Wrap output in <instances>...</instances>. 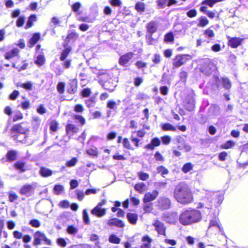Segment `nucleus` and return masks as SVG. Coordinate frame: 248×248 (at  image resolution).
I'll return each mask as SVG.
<instances>
[{
	"label": "nucleus",
	"mask_w": 248,
	"mask_h": 248,
	"mask_svg": "<svg viewBox=\"0 0 248 248\" xmlns=\"http://www.w3.org/2000/svg\"><path fill=\"white\" fill-rule=\"evenodd\" d=\"M235 145V142L232 140H229L222 145V148L224 149H229Z\"/></svg>",
	"instance_id": "6e6d98bb"
},
{
	"label": "nucleus",
	"mask_w": 248,
	"mask_h": 248,
	"mask_svg": "<svg viewBox=\"0 0 248 248\" xmlns=\"http://www.w3.org/2000/svg\"><path fill=\"white\" fill-rule=\"evenodd\" d=\"M178 148L180 150L184 149L186 152H189L191 150L190 146L188 144L185 142L183 143L181 145H179Z\"/></svg>",
	"instance_id": "8fccbe9b"
},
{
	"label": "nucleus",
	"mask_w": 248,
	"mask_h": 248,
	"mask_svg": "<svg viewBox=\"0 0 248 248\" xmlns=\"http://www.w3.org/2000/svg\"><path fill=\"white\" fill-rule=\"evenodd\" d=\"M138 175L139 178L142 181H146L149 178V175L148 173L142 171L139 172Z\"/></svg>",
	"instance_id": "3c124183"
},
{
	"label": "nucleus",
	"mask_w": 248,
	"mask_h": 248,
	"mask_svg": "<svg viewBox=\"0 0 248 248\" xmlns=\"http://www.w3.org/2000/svg\"><path fill=\"white\" fill-rule=\"evenodd\" d=\"M153 225L159 234L164 235H166V228L164 226V224L162 222L158 220H156L153 223Z\"/></svg>",
	"instance_id": "f8f14e48"
},
{
	"label": "nucleus",
	"mask_w": 248,
	"mask_h": 248,
	"mask_svg": "<svg viewBox=\"0 0 248 248\" xmlns=\"http://www.w3.org/2000/svg\"><path fill=\"white\" fill-rule=\"evenodd\" d=\"M193 166L191 163H187L183 166L182 170L186 173L193 169Z\"/></svg>",
	"instance_id": "c9c22d12"
},
{
	"label": "nucleus",
	"mask_w": 248,
	"mask_h": 248,
	"mask_svg": "<svg viewBox=\"0 0 248 248\" xmlns=\"http://www.w3.org/2000/svg\"><path fill=\"white\" fill-rule=\"evenodd\" d=\"M160 140L158 138H154L151 140L150 143L144 146V148L152 150L154 149L155 147L160 145Z\"/></svg>",
	"instance_id": "2eb2a0df"
},
{
	"label": "nucleus",
	"mask_w": 248,
	"mask_h": 248,
	"mask_svg": "<svg viewBox=\"0 0 248 248\" xmlns=\"http://www.w3.org/2000/svg\"><path fill=\"white\" fill-rule=\"evenodd\" d=\"M40 37V35L39 33H36L33 35L32 37L30 40V44L31 45V46L34 45L37 42Z\"/></svg>",
	"instance_id": "7c9ffc66"
},
{
	"label": "nucleus",
	"mask_w": 248,
	"mask_h": 248,
	"mask_svg": "<svg viewBox=\"0 0 248 248\" xmlns=\"http://www.w3.org/2000/svg\"><path fill=\"white\" fill-rule=\"evenodd\" d=\"M222 82L223 87L226 89H230L231 87V83L229 79L227 78H223Z\"/></svg>",
	"instance_id": "c03bdc74"
},
{
	"label": "nucleus",
	"mask_w": 248,
	"mask_h": 248,
	"mask_svg": "<svg viewBox=\"0 0 248 248\" xmlns=\"http://www.w3.org/2000/svg\"><path fill=\"white\" fill-rule=\"evenodd\" d=\"M75 120H78L81 124H84L85 122V119L80 115H75L74 116Z\"/></svg>",
	"instance_id": "e2e57ef3"
},
{
	"label": "nucleus",
	"mask_w": 248,
	"mask_h": 248,
	"mask_svg": "<svg viewBox=\"0 0 248 248\" xmlns=\"http://www.w3.org/2000/svg\"><path fill=\"white\" fill-rule=\"evenodd\" d=\"M45 62V58L44 56L42 55H40L38 56L37 57L36 60L35 61V64H36L37 65L40 66L43 65Z\"/></svg>",
	"instance_id": "473e14b6"
},
{
	"label": "nucleus",
	"mask_w": 248,
	"mask_h": 248,
	"mask_svg": "<svg viewBox=\"0 0 248 248\" xmlns=\"http://www.w3.org/2000/svg\"><path fill=\"white\" fill-rule=\"evenodd\" d=\"M222 1V0H205L202 2V4L212 7L215 3Z\"/></svg>",
	"instance_id": "58836bf2"
},
{
	"label": "nucleus",
	"mask_w": 248,
	"mask_h": 248,
	"mask_svg": "<svg viewBox=\"0 0 248 248\" xmlns=\"http://www.w3.org/2000/svg\"><path fill=\"white\" fill-rule=\"evenodd\" d=\"M159 192L157 190H155L151 192L146 193L144 197L143 201L144 203L149 202L155 200L158 195Z\"/></svg>",
	"instance_id": "9d476101"
},
{
	"label": "nucleus",
	"mask_w": 248,
	"mask_h": 248,
	"mask_svg": "<svg viewBox=\"0 0 248 248\" xmlns=\"http://www.w3.org/2000/svg\"><path fill=\"white\" fill-rule=\"evenodd\" d=\"M156 206L162 210L168 209L170 206V201L165 197H160L157 200Z\"/></svg>",
	"instance_id": "423d86ee"
},
{
	"label": "nucleus",
	"mask_w": 248,
	"mask_h": 248,
	"mask_svg": "<svg viewBox=\"0 0 248 248\" xmlns=\"http://www.w3.org/2000/svg\"><path fill=\"white\" fill-rule=\"evenodd\" d=\"M77 91V82L75 80L72 81L69 84L67 92L70 94H74Z\"/></svg>",
	"instance_id": "aec40b11"
},
{
	"label": "nucleus",
	"mask_w": 248,
	"mask_h": 248,
	"mask_svg": "<svg viewBox=\"0 0 248 248\" xmlns=\"http://www.w3.org/2000/svg\"><path fill=\"white\" fill-rule=\"evenodd\" d=\"M66 130L67 133L68 135H71L73 133H77L78 132V128L74 124H69L67 125Z\"/></svg>",
	"instance_id": "412c9836"
},
{
	"label": "nucleus",
	"mask_w": 248,
	"mask_h": 248,
	"mask_svg": "<svg viewBox=\"0 0 248 248\" xmlns=\"http://www.w3.org/2000/svg\"><path fill=\"white\" fill-rule=\"evenodd\" d=\"M152 61L155 64H158L161 62V56L160 54L155 53L154 54Z\"/></svg>",
	"instance_id": "052dcab7"
},
{
	"label": "nucleus",
	"mask_w": 248,
	"mask_h": 248,
	"mask_svg": "<svg viewBox=\"0 0 248 248\" xmlns=\"http://www.w3.org/2000/svg\"><path fill=\"white\" fill-rule=\"evenodd\" d=\"M187 55H177L173 60V65L176 67H179L185 64L188 60Z\"/></svg>",
	"instance_id": "0eeeda50"
},
{
	"label": "nucleus",
	"mask_w": 248,
	"mask_h": 248,
	"mask_svg": "<svg viewBox=\"0 0 248 248\" xmlns=\"http://www.w3.org/2000/svg\"><path fill=\"white\" fill-rule=\"evenodd\" d=\"M29 224L32 227L35 228H39L41 225L40 222L38 220L35 219L30 220Z\"/></svg>",
	"instance_id": "5fc2aeb1"
},
{
	"label": "nucleus",
	"mask_w": 248,
	"mask_h": 248,
	"mask_svg": "<svg viewBox=\"0 0 248 248\" xmlns=\"http://www.w3.org/2000/svg\"><path fill=\"white\" fill-rule=\"evenodd\" d=\"M135 133V132H132V135H131V140H132V141L134 143V145L136 146V147H138L139 146V143L140 141V140L138 138H136L134 136V134Z\"/></svg>",
	"instance_id": "680f3d73"
},
{
	"label": "nucleus",
	"mask_w": 248,
	"mask_h": 248,
	"mask_svg": "<svg viewBox=\"0 0 248 248\" xmlns=\"http://www.w3.org/2000/svg\"><path fill=\"white\" fill-rule=\"evenodd\" d=\"M127 218L132 224H136L138 219V215L135 213H129L127 214Z\"/></svg>",
	"instance_id": "a211bd4d"
},
{
	"label": "nucleus",
	"mask_w": 248,
	"mask_h": 248,
	"mask_svg": "<svg viewBox=\"0 0 248 248\" xmlns=\"http://www.w3.org/2000/svg\"><path fill=\"white\" fill-rule=\"evenodd\" d=\"M134 188L140 193H142L147 190V186L144 183L141 182L136 184Z\"/></svg>",
	"instance_id": "f3484780"
},
{
	"label": "nucleus",
	"mask_w": 248,
	"mask_h": 248,
	"mask_svg": "<svg viewBox=\"0 0 248 248\" xmlns=\"http://www.w3.org/2000/svg\"><path fill=\"white\" fill-rule=\"evenodd\" d=\"M162 129L164 130H170L174 131L176 130V128L170 124H166L162 126Z\"/></svg>",
	"instance_id": "4d7b16f0"
},
{
	"label": "nucleus",
	"mask_w": 248,
	"mask_h": 248,
	"mask_svg": "<svg viewBox=\"0 0 248 248\" xmlns=\"http://www.w3.org/2000/svg\"><path fill=\"white\" fill-rule=\"evenodd\" d=\"M82 215H83V219L84 221V222L86 224H88L90 223V219L88 216V214L87 213V211L86 209H84L82 212Z\"/></svg>",
	"instance_id": "864d4df0"
},
{
	"label": "nucleus",
	"mask_w": 248,
	"mask_h": 248,
	"mask_svg": "<svg viewBox=\"0 0 248 248\" xmlns=\"http://www.w3.org/2000/svg\"><path fill=\"white\" fill-rule=\"evenodd\" d=\"M71 50V48L70 46L65 47L61 53V57L60 58L61 61H64L69 55Z\"/></svg>",
	"instance_id": "a878e982"
},
{
	"label": "nucleus",
	"mask_w": 248,
	"mask_h": 248,
	"mask_svg": "<svg viewBox=\"0 0 248 248\" xmlns=\"http://www.w3.org/2000/svg\"><path fill=\"white\" fill-rule=\"evenodd\" d=\"M65 87V83L62 82H59L57 86V89L58 92L62 94L64 93Z\"/></svg>",
	"instance_id": "603ef678"
},
{
	"label": "nucleus",
	"mask_w": 248,
	"mask_h": 248,
	"mask_svg": "<svg viewBox=\"0 0 248 248\" xmlns=\"http://www.w3.org/2000/svg\"><path fill=\"white\" fill-rule=\"evenodd\" d=\"M133 54L132 52H129L120 57L119 60V64L124 66H127L129 61L133 58Z\"/></svg>",
	"instance_id": "1a4fd4ad"
},
{
	"label": "nucleus",
	"mask_w": 248,
	"mask_h": 248,
	"mask_svg": "<svg viewBox=\"0 0 248 248\" xmlns=\"http://www.w3.org/2000/svg\"><path fill=\"white\" fill-rule=\"evenodd\" d=\"M37 183H33L31 184H26L23 186L19 190V193L26 197L31 196L34 192L35 189L37 187Z\"/></svg>",
	"instance_id": "20e7f679"
},
{
	"label": "nucleus",
	"mask_w": 248,
	"mask_h": 248,
	"mask_svg": "<svg viewBox=\"0 0 248 248\" xmlns=\"http://www.w3.org/2000/svg\"><path fill=\"white\" fill-rule=\"evenodd\" d=\"M177 217L175 213H172L169 216L164 217V220L170 224L175 223L177 220Z\"/></svg>",
	"instance_id": "6ab92c4d"
},
{
	"label": "nucleus",
	"mask_w": 248,
	"mask_h": 248,
	"mask_svg": "<svg viewBox=\"0 0 248 248\" xmlns=\"http://www.w3.org/2000/svg\"><path fill=\"white\" fill-rule=\"evenodd\" d=\"M143 242L141 246V248H150L151 247V239L148 236H144L142 238Z\"/></svg>",
	"instance_id": "5701e85b"
},
{
	"label": "nucleus",
	"mask_w": 248,
	"mask_h": 248,
	"mask_svg": "<svg viewBox=\"0 0 248 248\" xmlns=\"http://www.w3.org/2000/svg\"><path fill=\"white\" fill-rule=\"evenodd\" d=\"M78 231V229L73 225L69 226L67 228V232L71 235H75Z\"/></svg>",
	"instance_id": "37998d69"
},
{
	"label": "nucleus",
	"mask_w": 248,
	"mask_h": 248,
	"mask_svg": "<svg viewBox=\"0 0 248 248\" xmlns=\"http://www.w3.org/2000/svg\"><path fill=\"white\" fill-rule=\"evenodd\" d=\"M39 172L43 177L50 176L52 174V170L46 167H41L40 169Z\"/></svg>",
	"instance_id": "4be33fe9"
},
{
	"label": "nucleus",
	"mask_w": 248,
	"mask_h": 248,
	"mask_svg": "<svg viewBox=\"0 0 248 248\" xmlns=\"http://www.w3.org/2000/svg\"><path fill=\"white\" fill-rule=\"evenodd\" d=\"M36 17L35 15H31L27 22L25 28L28 29L30 27H31L33 25V22L36 20Z\"/></svg>",
	"instance_id": "72a5a7b5"
},
{
	"label": "nucleus",
	"mask_w": 248,
	"mask_h": 248,
	"mask_svg": "<svg viewBox=\"0 0 248 248\" xmlns=\"http://www.w3.org/2000/svg\"><path fill=\"white\" fill-rule=\"evenodd\" d=\"M18 86H20L27 90H32V83L31 81H28L26 83H18L17 84Z\"/></svg>",
	"instance_id": "c756f323"
},
{
	"label": "nucleus",
	"mask_w": 248,
	"mask_h": 248,
	"mask_svg": "<svg viewBox=\"0 0 248 248\" xmlns=\"http://www.w3.org/2000/svg\"><path fill=\"white\" fill-rule=\"evenodd\" d=\"M109 241L113 244H119L120 242V239L114 234H111L109 237Z\"/></svg>",
	"instance_id": "ea45409f"
},
{
	"label": "nucleus",
	"mask_w": 248,
	"mask_h": 248,
	"mask_svg": "<svg viewBox=\"0 0 248 248\" xmlns=\"http://www.w3.org/2000/svg\"><path fill=\"white\" fill-rule=\"evenodd\" d=\"M198 23L197 24L198 26L200 27H203L206 26L208 23L209 21L207 18L203 16H202L199 17L198 19Z\"/></svg>",
	"instance_id": "b1692460"
},
{
	"label": "nucleus",
	"mask_w": 248,
	"mask_h": 248,
	"mask_svg": "<svg viewBox=\"0 0 248 248\" xmlns=\"http://www.w3.org/2000/svg\"><path fill=\"white\" fill-rule=\"evenodd\" d=\"M63 186L60 185H57L54 187V191L57 195L61 194L63 191Z\"/></svg>",
	"instance_id": "49530a36"
},
{
	"label": "nucleus",
	"mask_w": 248,
	"mask_h": 248,
	"mask_svg": "<svg viewBox=\"0 0 248 248\" xmlns=\"http://www.w3.org/2000/svg\"><path fill=\"white\" fill-rule=\"evenodd\" d=\"M135 10L139 13H143L145 10V4L142 2H138L135 5Z\"/></svg>",
	"instance_id": "c85d7f7f"
},
{
	"label": "nucleus",
	"mask_w": 248,
	"mask_h": 248,
	"mask_svg": "<svg viewBox=\"0 0 248 248\" xmlns=\"http://www.w3.org/2000/svg\"><path fill=\"white\" fill-rule=\"evenodd\" d=\"M106 209L96 206L91 211V213L98 217H102L106 214Z\"/></svg>",
	"instance_id": "4468645a"
},
{
	"label": "nucleus",
	"mask_w": 248,
	"mask_h": 248,
	"mask_svg": "<svg viewBox=\"0 0 248 248\" xmlns=\"http://www.w3.org/2000/svg\"><path fill=\"white\" fill-rule=\"evenodd\" d=\"M146 27L148 32L152 34L156 31L157 28V24L155 21H151L148 23Z\"/></svg>",
	"instance_id": "dca6fc26"
},
{
	"label": "nucleus",
	"mask_w": 248,
	"mask_h": 248,
	"mask_svg": "<svg viewBox=\"0 0 248 248\" xmlns=\"http://www.w3.org/2000/svg\"><path fill=\"white\" fill-rule=\"evenodd\" d=\"M228 45L230 46L232 48H236L240 46L242 41H243V38L239 37H228Z\"/></svg>",
	"instance_id": "9b49d317"
},
{
	"label": "nucleus",
	"mask_w": 248,
	"mask_h": 248,
	"mask_svg": "<svg viewBox=\"0 0 248 248\" xmlns=\"http://www.w3.org/2000/svg\"><path fill=\"white\" fill-rule=\"evenodd\" d=\"M78 162V159L76 157H73L71 160L66 162V166L67 167H72L76 165Z\"/></svg>",
	"instance_id": "a18cd8bd"
},
{
	"label": "nucleus",
	"mask_w": 248,
	"mask_h": 248,
	"mask_svg": "<svg viewBox=\"0 0 248 248\" xmlns=\"http://www.w3.org/2000/svg\"><path fill=\"white\" fill-rule=\"evenodd\" d=\"M156 3L159 8H164L168 6V0H157Z\"/></svg>",
	"instance_id": "09e8293b"
},
{
	"label": "nucleus",
	"mask_w": 248,
	"mask_h": 248,
	"mask_svg": "<svg viewBox=\"0 0 248 248\" xmlns=\"http://www.w3.org/2000/svg\"><path fill=\"white\" fill-rule=\"evenodd\" d=\"M19 52L18 49L15 48L11 50L10 51L7 52L5 54V58L9 60L12 57L16 56Z\"/></svg>",
	"instance_id": "393cba45"
},
{
	"label": "nucleus",
	"mask_w": 248,
	"mask_h": 248,
	"mask_svg": "<svg viewBox=\"0 0 248 248\" xmlns=\"http://www.w3.org/2000/svg\"><path fill=\"white\" fill-rule=\"evenodd\" d=\"M15 167L16 169L19 170L21 172H23L25 170L24 168L25 163L22 161H17L15 164Z\"/></svg>",
	"instance_id": "4c0bfd02"
},
{
	"label": "nucleus",
	"mask_w": 248,
	"mask_h": 248,
	"mask_svg": "<svg viewBox=\"0 0 248 248\" xmlns=\"http://www.w3.org/2000/svg\"><path fill=\"white\" fill-rule=\"evenodd\" d=\"M108 224L110 226H116L117 227L123 228L124 227V222L118 218H113L108 221Z\"/></svg>",
	"instance_id": "ddd939ff"
},
{
	"label": "nucleus",
	"mask_w": 248,
	"mask_h": 248,
	"mask_svg": "<svg viewBox=\"0 0 248 248\" xmlns=\"http://www.w3.org/2000/svg\"><path fill=\"white\" fill-rule=\"evenodd\" d=\"M204 35L206 37L212 38L214 37L215 34L213 30L210 29L206 30L204 32Z\"/></svg>",
	"instance_id": "13d9d810"
},
{
	"label": "nucleus",
	"mask_w": 248,
	"mask_h": 248,
	"mask_svg": "<svg viewBox=\"0 0 248 248\" xmlns=\"http://www.w3.org/2000/svg\"><path fill=\"white\" fill-rule=\"evenodd\" d=\"M205 194L206 196L203 198L202 202H200L198 203L197 208H206L208 209L211 208L213 200L218 196L217 193L208 190H205Z\"/></svg>",
	"instance_id": "7ed1b4c3"
},
{
	"label": "nucleus",
	"mask_w": 248,
	"mask_h": 248,
	"mask_svg": "<svg viewBox=\"0 0 248 248\" xmlns=\"http://www.w3.org/2000/svg\"><path fill=\"white\" fill-rule=\"evenodd\" d=\"M69 248H90V246L88 244H79L77 245H73Z\"/></svg>",
	"instance_id": "774afa93"
},
{
	"label": "nucleus",
	"mask_w": 248,
	"mask_h": 248,
	"mask_svg": "<svg viewBox=\"0 0 248 248\" xmlns=\"http://www.w3.org/2000/svg\"><path fill=\"white\" fill-rule=\"evenodd\" d=\"M157 171L158 173H160L163 176L169 172L168 170L162 166L158 167L157 168Z\"/></svg>",
	"instance_id": "de8ad7c7"
},
{
	"label": "nucleus",
	"mask_w": 248,
	"mask_h": 248,
	"mask_svg": "<svg viewBox=\"0 0 248 248\" xmlns=\"http://www.w3.org/2000/svg\"><path fill=\"white\" fill-rule=\"evenodd\" d=\"M122 144L123 146L126 149L132 150H134V148L130 144V142L129 141L128 139L127 138H124L123 139Z\"/></svg>",
	"instance_id": "2f4dec72"
},
{
	"label": "nucleus",
	"mask_w": 248,
	"mask_h": 248,
	"mask_svg": "<svg viewBox=\"0 0 248 248\" xmlns=\"http://www.w3.org/2000/svg\"><path fill=\"white\" fill-rule=\"evenodd\" d=\"M13 130L19 134L16 137L17 140L19 141H23V140H22L20 138V136H22L24 138H25L26 133L28 131L27 129L23 128L20 124H17L14 126Z\"/></svg>",
	"instance_id": "6e6552de"
},
{
	"label": "nucleus",
	"mask_w": 248,
	"mask_h": 248,
	"mask_svg": "<svg viewBox=\"0 0 248 248\" xmlns=\"http://www.w3.org/2000/svg\"><path fill=\"white\" fill-rule=\"evenodd\" d=\"M33 238V245L35 246L40 244L42 241L46 242L47 244L50 242V240L46 238V235L40 231H37L34 233Z\"/></svg>",
	"instance_id": "39448f33"
},
{
	"label": "nucleus",
	"mask_w": 248,
	"mask_h": 248,
	"mask_svg": "<svg viewBox=\"0 0 248 248\" xmlns=\"http://www.w3.org/2000/svg\"><path fill=\"white\" fill-rule=\"evenodd\" d=\"M28 66V64L27 62H23V64L20 66L19 65H16V63H13V67L18 69V71H21L22 70H24L27 69Z\"/></svg>",
	"instance_id": "79ce46f5"
},
{
	"label": "nucleus",
	"mask_w": 248,
	"mask_h": 248,
	"mask_svg": "<svg viewBox=\"0 0 248 248\" xmlns=\"http://www.w3.org/2000/svg\"><path fill=\"white\" fill-rule=\"evenodd\" d=\"M173 195L176 201L182 204H188L193 201L191 190L184 183H180L176 186Z\"/></svg>",
	"instance_id": "f257e3e1"
},
{
	"label": "nucleus",
	"mask_w": 248,
	"mask_h": 248,
	"mask_svg": "<svg viewBox=\"0 0 248 248\" xmlns=\"http://www.w3.org/2000/svg\"><path fill=\"white\" fill-rule=\"evenodd\" d=\"M162 142L164 144H168L171 140V137L169 136H165L161 137Z\"/></svg>",
	"instance_id": "69168bd1"
},
{
	"label": "nucleus",
	"mask_w": 248,
	"mask_h": 248,
	"mask_svg": "<svg viewBox=\"0 0 248 248\" xmlns=\"http://www.w3.org/2000/svg\"><path fill=\"white\" fill-rule=\"evenodd\" d=\"M186 108L189 110H193L195 107V103L193 98L187 99V102L185 104Z\"/></svg>",
	"instance_id": "bb28decb"
},
{
	"label": "nucleus",
	"mask_w": 248,
	"mask_h": 248,
	"mask_svg": "<svg viewBox=\"0 0 248 248\" xmlns=\"http://www.w3.org/2000/svg\"><path fill=\"white\" fill-rule=\"evenodd\" d=\"M87 153L90 155L96 157L97 156L98 154L97 149L96 147L89 149L87 150Z\"/></svg>",
	"instance_id": "a19ab883"
},
{
	"label": "nucleus",
	"mask_w": 248,
	"mask_h": 248,
	"mask_svg": "<svg viewBox=\"0 0 248 248\" xmlns=\"http://www.w3.org/2000/svg\"><path fill=\"white\" fill-rule=\"evenodd\" d=\"M17 153L15 151H10L6 155L7 159L9 161H12L16 159Z\"/></svg>",
	"instance_id": "cd10ccee"
},
{
	"label": "nucleus",
	"mask_w": 248,
	"mask_h": 248,
	"mask_svg": "<svg viewBox=\"0 0 248 248\" xmlns=\"http://www.w3.org/2000/svg\"><path fill=\"white\" fill-rule=\"evenodd\" d=\"M202 218L201 212L196 209L188 208L180 215V223L184 226L190 225L199 222Z\"/></svg>",
	"instance_id": "f03ea898"
},
{
	"label": "nucleus",
	"mask_w": 248,
	"mask_h": 248,
	"mask_svg": "<svg viewBox=\"0 0 248 248\" xmlns=\"http://www.w3.org/2000/svg\"><path fill=\"white\" fill-rule=\"evenodd\" d=\"M21 107L23 109H27L30 107V103L29 101H23L21 103Z\"/></svg>",
	"instance_id": "338daca9"
},
{
	"label": "nucleus",
	"mask_w": 248,
	"mask_h": 248,
	"mask_svg": "<svg viewBox=\"0 0 248 248\" xmlns=\"http://www.w3.org/2000/svg\"><path fill=\"white\" fill-rule=\"evenodd\" d=\"M120 102V101H118V103H117L116 102L113 100H109L107 104V107L112 109H116L117 108V105Z\"/></svg>",
	"instance_id": "f704fd0d"
},
{
	"label": "nucleus",
	"mask_w": 248,
	"mask_h": 248,
	"mask_svg": "<svg viewBox=\"0 0 248 248\" xmlns=\"http://www.w3.org/2000/svg\"><path fill=\"white\" fill-rule=\"evenodd\" d=\"M174 37L172 33L170 32L166 34L164 40L167 42H170L173 41Z\"/></svg>",
	"instance_id": "bf43d9fd"
},
{
	"label": "nucleus",
	"mask_w": 248,
	"mask_h": 248,
	"mask_svg": "<svg viewBox=\"0 0 248 248\" xmlns=\"http://www.w3.org/2000/svg\"><path fill=\"white\" fill-rule=\"evenodd\" d=\"M96 103L95 96H92L90 99L86 100L85 103L88 107H93Z\"/></svg>",
	"instance_id": "e433bc0d"
},
{
	"label": "nucleus",
	"mask_w": 248,
	"mask_h": 248,
	"mask_svg": "<svg viewBox=\"0 0 248 248\" xmlns=\"http://www.w3.org/2000/svg\"><path fill=\"white\" fill-rule=\"evenodd\" d=\"M19 92L18 91L15 90L13 92L9 95V99L12 100H15L16 97L19 95Z\"/></svg>",
	"instance_id": "0e129e2a"
}]
</instances>
